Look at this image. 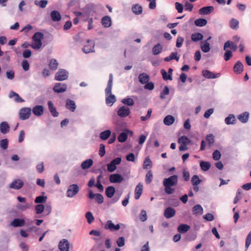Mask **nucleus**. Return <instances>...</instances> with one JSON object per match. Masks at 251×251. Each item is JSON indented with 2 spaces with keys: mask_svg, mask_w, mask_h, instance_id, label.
Wrapping results in <instances>:
<instances>
[{
  "mask_svg": "<svg viewBox=\"0 0 251 251\" xmlns=\"http://www.w3.org/2000/svg\"><path fill=\"white\" fill-rule=\"evenodd\" d=\"M44 38V35L41 32L35 33L33 37V44L31 47L35 50H38L41 48L42 45V40Z\"/></svg>",
  "mask_w": 251,
  "mask_h": 251,
  "instance_id": "1",
  "label": "nucleus"
},
{
  "mask_svg": "<svg viewBox=\"0 0 251 251\" xmlns=\"http://www.w3.org/2000/svg\"><path fill=\"white\" fill-rule=\"evenodd\" d=\"M79 191V187L77 184H73L69 185L66 191V196L72 198L75 196Z\"/></svg>",
  "mask_w": 251,
  "mask_h": 251,
  "instance_id": "2",
  "label": "nucleus"
},
{
  "mask_svg": "<svg viewBox=\"0 0 251 251\" xmlns=\"http://www.w3.org/2000/svg\"><path fill=\"white\" fill-rule=\"evenodd\" d=\"M178 182V176L174 175L170 176L168 178H165L163 181V185H168L170 186H174L176 185Z\"/></svg>",
  "mask_w": 251,
  "mask_h": 251,
  "instance_id": "3",
  "label": "nucleus"
},
{
  "mask_svg": "<svg viewBox=\"0 0 251 251\" xmlns=\"http://www.w3.org/2000/svg\"><path fill=\"white\" fill-rule=\"evenodd\" d=\"M96 5L93 3H88L85 5L82 10L85 16H93L95 13Z\"/></svg>",
  "mask_w": 251,
  "mask_h": 251,
  "instance_id": "4",
  "label": "nucleus"
},
{
  "mask_svg": "<svg viewBox=\"0 0 251 251\" xmlns=\"http://www.w3.org/2000/svg\"><path fill=\"white\" fill-rule=\"evenodd\" d=\"M31 109L30 108L24 107L20 110L19 118L22 120L28 119L31 115Z\"/></svg>",
  "mask_w": 251,
  "mask_h": 251,
  "instance_id": "5",
  "label": "nucleus"
},
{
  "mask_svg": "<svg viewBox=\"0 0 251 251\" xmlns=\"http://www.w3.org/2000/svg\"><path fill=\"white\" fill-rule=\"evenodd\" d=\"M129 108L126 106L120 107L117 110V115L121 118H125L130 114Z\"/></svg>",
  "mask_w": 251,
  "mask_h": 251,
  "instance_id": "6",
  "label": "nucleus"
},
{
  "mask_svg": "<svg viewBox=\"0 0 251 251\" xmlns=\"http://www.w3.org/2000/svg\"><path fill=\"white\" fill-rule=\"evenodd\" d=\"M133 132L129 129H126L124 132L121 133L118 137V140L119 142L123 143L125 142L127 138L128 135L132 136Z\"/></svg>",
  "mask_w": 251,
  "mask_h": 251,
  "instance_id": "7",
  "label": "nucleus"
},
{
  "mask_svg": "<svg viewBox=\"0 0 251 251\" xmlns=\"http://www.w3.org/2000/svg\"><path fill=\"white\" fill-rule=\"evenodd\" d=\"M120 224L114 225L112 221L111 220L107 221L105 225V229H109L112 231H117L120 229Z\"/></svg>",
  "mask_w": 251,
  "mask_h": 251,
  "instance_id": "8",
  "label": "nucleus"
},
{
  "mask_svg": "<svg viewBox=\"0 0 251 251\" xmlns=\"http://www.w3.org/2000/svg\"><path fill=\"white\" fill-rule=\"evenodd\" d=\"M123 180V176L119 174H113L109 176V180L111 183H121Z\"/></svg>",
  "mask_w": 251,
  "mask_h": 251,
  "instance_id": "9",
  "label": "nucleus"
},
{
  "mask_svg": "<svg viewBox=\"0 0 251 251\" xmlns=\"http://www.w3.org/2000/svg\"><path fill=\"white\" fill-rule=\"evenodd\" d=\"M95 46L94 43L91 41L88 40L87 42V44L85 45L82 50L84 52L88 53L91 52H94V48Z\"/></svg>",
  "mask_w": 251,
  "mask_h": 251,
  "instance_id": "10",
  "label": "nucleus"
},
{
  "mask_svg": "<svg viewBox=\"0 0 251 251\" xmlns=\"http://www.w3.org/2000/svg\"><path fill=\"white\" fill-rule=\"evenodd\" d=\"M202 74L204 77L208 79L216 78L219 77L220 76V74L218 73L215 75L207 70H203Z\"/></svg>",
  "mask_w": 251,
  "mask_h": 251,
  "instance_id": "11",
  "label": "nucleus"
},
{
  "mask_svg": "<svg viewBox=\"0 0 251 251\" xmlns=\"http://www.w3.org/2000/svg\"><path fill=\"white\" fill-rule=\"evenodd\" d=\"M176 211L175 209L171 207L166 208L164 212V216L167 219L173 217L176 214Z\"/></svg>",
  "mask_w": 251,
  "mask_h": 251,
  "instance_id": "12",
  "label": "nucleus"
},
{
  "mask_svg": "<svg viewBox=\"0 0 251 251\" xmlns=\"http://www.w3.org/2000/svg\"><path fill=\"white\" fill-rule=\"evenodd\" d=\"M24 185V183L20 179H17L13 181L9 185L10 188L18 190L21 188Z\"/></svg>",
  "mask_w": 251,
  "mask_h": 251,
  "instance_id": "13",
  "label": "nucleus"
},
{
  "mask_svg": "<svg viewBox=\"0 0 251 251\" xmlns=\"http://www.w3.org/2000/svg\"><path fill=\"white\" fill-rule=\"evenodd\" d=\"M214 8L212 6H205L201 8L199 10V13L201 15H207L212 12Z\"/></svg>",
  "mask_w": 251,
  "mask_h": 251,
  "instance_id": "14",
  "label": "nucleus"
},
{
  "mask_svg": "<svg viewBox=\"0 0 251 251\" xmlns=\"http://www.w3.org/2000/svg\"><path fill=\"white\" fill-rule=\"evenodd\" d=\"M8 97L9 99L13 98L14 100L16 102H22L24 101V100L20 97L18 94L13 91L10 92Z\"/></svg>",
  "mask_w": 251,
  "mask_h": 251,
  "instance_id": "15",
  "label": "nucleus"
},
{
  "mask_svg": "<svg viewBox=\"0 0 251 251\" xmlns=\"http://www.w3.org/2000/svg\"><path fill=\"white\" fill-rule=\"evenodd\" d=\"M25 223V221L23 219L16 218L10 223V225L13 227H21Z\"/></svg>",
  "mask_w": 251,
  "mask_h": 251,
  "instance_id": "16",
  "label": "nucleus"
},
{
  "mask_svg": "<svg viewBox=\"0 0 251 251\" xmlns=\"http://www.w3.org/2000/svg\"><path fill=\"white\" fill-rule=\"evenodd\" d=\"M51 19L54 22H58L61 20V15L57 10H53L50 12Z\"/></svg>",
  "mask_w": 251,
  "mask_h": 251,
  "instance_id": "17",
  "label": "nucleus"
},
{
  "mask_svg": "<svg viewBox=\"0 0 251 251\" xmlns=\"http://www.w3.org/2000/svg\"><path fill=\"white\" fill-rule=\"evenodd\" d=\"M143 192V185L139 183L136 186L135 189V199L138 200Z\"/></svg>",
  "mask_w": 251,
  "mask_h": 251,
  "instance_id": "18",
  "label": "nucleus"
},
{
  "mask_svg": "<svg viewBox=\"0 0 251 251\" xmlns=\"http://www.w3.org/2000/svg\"><path fill=\"white\" fill-rule=\"evenodd\" d=\"M243 68L244 67L242 63L238 61L234 65L233 70L235 73L240 74L243 71Z\"/></svg>",
  "mask_w": 251,
  "mask_h": 251,
  "instance_id": "19",
  "label": "nucleus"
},
{
  "mask_svg": "<svg viewBox=\"0 0 251 251\" xmlns=\"http://www.w3.org/2000/svg\"><path fill=\"white\" fill-rule=\"evenodd\" d=\"M101 24L104 27H110L112 24L111 18L108 16L103 17L101 19Z\"/></svg>",
  "mask_w": 251,
  "mask_h": 251,
  "instance_id": "20",
  "label": "nucleus"
},
{
  "mask_svg": "<svg viewBox=\"0 0 251 251\" xmlns=\"http://www.w3.org/2000/svg\"><path fill=\"white\" fill-rule=\"evenodd\" d=\"M44 112V107L42 105H36L32 109L33 113L37 116H40L42 115Z\"/></svg>",
  "mask_w": 251,
  "mask_h": 251,
  "instance_id": "21",
  "label": "nucleus"
},
{
  "mask_svg": "<svg viewBox=\"0 0 251 251\" xmlns=\"http://www.w3.org/2000/svg\"><path fill=\"white\" fill-rule=\"evenodd\" d=\"M112 83H113V75L112 74H110L109 75V80L108 82L107 86L105 90V94L107 95L111 94Z\"/></svg>",
  "mask_w": 251,
  "mask_h": 251,
  "instance_id": "22",
  "label": "nucleus"
},
{
  "mask_svg": "<svg viewBox=\"0 0 251 251\" xmlns=\"http://www.w3.org/2000/svg\"><path fill=\"white\" fill-rule=\"evenodd\" d=\"M66 107L69 110L74 112L76 109L75 103L73 100L67 99L66 100Z\"/></svg>",
  "mask_w": 251,
  "mask_h": 251,
  "instance_id": "23",
  "label": "nucleus"
},
{
  "mask_svg": "<svg viewBox=\"0 0 251 251\" xmlns=\"http://www.w3.org/2000/svg\"><path fill=\"white\" fill-rule=\"evenodd\" d=\"M139 82L143 84L147 83L150 79L149 75L146 73H142L139 75L138 76Z\"/></svg>",
  "mask_w": 251,
  "mask_h": 251,
  "instance_id": "24",
  "label": "nucleus"
},
{
  "mask_svg": "<svg viewBox=\"0 0 251 251\" xmlns=\"http://www.w3.org/2000/svg\"><path fill=\"white\" fill-rule=\"evenodd\" d=\"M115 188L112 186L107 187L105 189V195L108 198H111L115 193Z\"/></svg>",
  "mask_w": 251,
  "mask_h": 251,
  "instance_id": "25",
  "label": "nucleus"
},
{
  "mask_svg": "<svg viewBox=\"0 0 251 251\" xmlns=\"http://www.w3.org/2000/svg\"><path fill=\"white\" fill-rule=\"evenodd\" d=\"M203 38V35L200 33L196 32L191 34V39L192 41L197 42L201 41Z\"/></svg>",
  "mask_w": 251,
  "mask_h": 251,
  "instance_id": "26",
  "label": "nucleus"
},
{
  "mask_svg": "<svg viewBox=\"0 0 251 251\" xmlns=\"http://www.w3.org/2000/svg\"><path fill=\"white\" fill-rule=\"evenodd\" d=\"M9 126L7 122H2L0 124V130L2 134H6L9 131Z\"/></svg>",
  "mask_w": 251,
  "mask_h": 251,
  "instance_id": "27",
  "label": "nucleus"
},
{
  "mask_svg": "<svg viewBox=\"0 0 251 251\" xmlns=\"http://www.w3.org/2000/svg\"><path fill=\"white\" fill-rule=\"evenodd\" d=\"M200 47L201 50L204 53H207L210 50V44L208 43V42H201Z\"/></svg>",
  "mask_w": 251,
  "mask_h": 251,
  "instance_id": "28",
  "label": "nucleus"
},
{
  "mask_svg": "<svg viewBox=\"0 0 251 251\" xmlns=\"http://www.w3.org/2000/svg\"><path fill=\"white\" fill-rule=\"evenodd\" d=\"M227 48H230L234 51L236 50L237 49V45L233 42L227 41H226L224 46V50H226Z\"/></svg>",
  "mask_w": 251,
  "mask_h": 251,
  "instance_id": "29",
  "label": "nucleus"
},
{
  "mask_svg": "<svg viewBox=\"0 0 251 251\" xmlns=\"http://www.w3.org/2000/svg\"><path fill=\"white\" fill-rule=\"evenodd\" d=\"M175 120L174 116L169 115L164 118L163 123L166 126H171L174 123Z\"/></svg>",
  "mask_w": 251,
  "mask_h": 251,
  "instance_id": "30",
  "label": "nucleus"
},
{
  "mask_svg": "<svg viewBox=\"0 0 251 251\" xmlns=\"http://www.w3.org/2000/svg\"><path fill=\"white\" fill-rule=\"evenodd\" d=\"M49 109L51 114L54 117H57L58 116V113L57 112L56 108L54 106L53 103L51 101L48 102Z\"/></svg>",
  "mask_w": 251,
  "mask_h": 251,
  "instance_id": "31",
  "label": "nucleus"
},
{
  "mask_svg": "<svg viewBox=\"0 0 251 251\" xmlns=\"http://www.w3.org/2000/svg\"><path fill=\"white\" fill-rule=\"evenodd\" d=\"M249 117V113L248 112H245L238 116L239 120L243 123H246L248 122Z\"/></svg>",
  "mask_w": 251,
  "mask_h": 251,
  "instance_id": "32",
  "label": "nucleus"
},
{
  "mask_svg": "<svg viewBox=\"0 0 251 251\" xmlns=\"http://www.w3.org/2000/svg\"><path fill=\"white\" fill-rule=\"evenodd\" d=\"M225 123L226 125H233L235 124L236 118L234 115L229 114L225 120Z\"/></svg>",
  "mask_w": 251,
  "mask_h": 251,
  "instance_id": "33",
  "label": "nucleus"
},
{
  "mask_svg": "<svg viewBox=\"0 0 251 251\" xmlns=\"http://www.w3.org/2000/svg\"><path fill=\"white\" fill-rule=\"evenodd\" d=\"M190 226L186 224H181L177 227V231L180 233H184L188 231Z\"/></svg>",
  "mask_w": 251,
  "mask_h": 251,
  "instance_id": "34",
  "label": "nucleus"
},
{
  "mask_svg": "<svg viewBox=\"0 0 251 251\" xmlns=\"http://www.w3.org/2000/svg\"><path fill=\"white\" fill-rule=\"evenodd\" d=\"M93 164V161L91 159H89L83 161L81 165L82 169L85 170L89 168Z\"/></svg>",
  "mask_w": 251,
  "mask_h": 251,
  "instance_id": "35",
  "label": "nucleus"
},
{
  "mask_svg": "<svg viewBox=\"0 0 251 251\" xmlns=\"http://www.w3.org/2000/svg\"><path fill=\"white\" fill-rule=\"evenodd\" d=\"M111 134V132L110 130H106L100 133V138L102 140H105L110 136Z\"/></svg>",
  "mask_w": 251,
  "mask_h": 251,
  "instance_id": "36",
  "label": "nucleus"
},
{
  "mask_svg": "<svg viewBox=\"0 0 251 251\" xmlns=\"http://www.w3.org/2000/svg\"><path fill=\"white\" fill-rule=\"evenodd\" d=\"M132 11L136 15H140L142 13V7L139 4H134L132 6Z\"/></svg>",
  "mask_w": 251,
  "mask_h": 251,
  "instance_id": "37",
  "label": "nucleus"
},
{
  "mask_svg": "<svg viewBox=\"0 0 251 251\" xmlns=\"http://www.w3.org/2000/svg\"><path fill=\"white\" fill-rule=\"evenodd\" d=\"M207 23V21L206 20L202 18H199L196 19L195 22V25L197 26H203L205 25Z\"/></svg>",
  "mask_w": 251,
  "mask_h": 251,
  "instance_id": "38",
  "label": "nucleus"
},
{
  "mask_svg": "<svg viewBox=\"0 0 251 251\" xmlns=\"http://www.w3.org/2000/svg\"><path fill=\"white\" fill-rule=\"evenodd\" d=\"M108 95L109 96L106 98V103L107 105L112 106L116 100V97L114 95L112 94H110Z\"/></svg>",
  "mask_w": 251,
  "mask_h": 251,
  "instance_id": "39",
  "label": "nucleus"
},
{
  "mask_svg": "<svg viewBox=\"0 0 251 251\" xmlns=\"http://www.w3.org/2000/svg\"><path fill=\"white\" fill-rule=\"evenodd\" d=\"M239 23L237 20L232 18L229 21V26L232 29H237L239 27Z\"/></svg>",
  "mask_w": 251,
  "mask_h": 251,
  "instance_id": "40",
  "label": "nucleus"
},
{
  "mask_svg": "<svg viewBox=\"0 0 251 251\" xmlns=\"http://www.w3.org/2000/svg\"><path fill=\"white\" fill-rule=\"evenodd\" d=\"M192 211L194 214H202L203 208L200 204H196L193 207Z\"/></svg>",
  "mask_w": 251,
  "mask_h": 251,
  "instance_id": "41",
  "label": "nucleus"
},
{
  "mask_svg": "<svg viewBox=\"0 0 251 251\" xmlns=\"http://www.w3.org/2000/svg\"><path fill=\"white\" fill-rule=\"evenodd\" d=\"M162 46L160 44L155 45L152 48V53L154 55H157L160 53L162 50Z\"/></svg>",
  "mask_w": 251,
  "mask_h": 251,
  "instance_id": "42",
  "label": "nucleus"
},
{
  "mask_svg": "<svg viewBox=\"0 0 251 251\" xmlns=\"http://www.w3.org/2000/svg\"><path fill=\"white\" fill-rule=\"evenodd\" d=\"M200 165L201 170L203 171H208L211 167V165L208 162L204 161H201L200 162Z\"/></svg>",
  "mask_w": 251,
  "mask_h": 251,
  "instance_id": "43",
  "label": "nucleus"
},
{
  "mask_svg": "<svg viewBox=\"0 0 251 251\" xmlns=\"http://www.w3.org/2000/svg\"><path fill=\"white\" fill-rule=\"evenodd\" d=\"M49 67L51 70H56L58 66V63L56 59H51L49 63Z\"/></svg>",
  "mask_w": 251,
  "mask_h": 251,
  "instance_id": "44",
  "label": "nucleus"
},
{
  "mask_svg": "<svg viewBox=\"0 0 251 251\" xmlns=\"http://www.w3.org/2000/svg\"><path fill=\"white\" fill-rule=\"evenodd\" d=\"M178 143L184 145H187L190 143V139L186 136H182L179 138L178 140Z\"/></svg>",
  "mask_w": 251,
  "mask_h": 251,
  "instance_id": "45",
  "label": "nucleus"
},
{
  "mask_svg": "<svg viewBox=\"0 0 251 251\" xmlns=\"http://www.w3.org/2000/svg\"><path fill=\"white\" fill-rule=\"evenodd\" d=\"M151 166L152 162L151 159L149 157L146 158L143 164V168L144 169H148V168H151Z\"/></svg>",
  "mask_w": 251,
  "mask_h": 251,
  "instance_id": "46",
  "label": "nucleus"
},
{
  "mask_svg": "<svg viewBox=\"0 0 251 251\" xmlns=\"http://www.w3.org/2000/svg\"><path fill=\"white\" fill-rule=\"evenodd\" d=\"M161 73L162 75V77L164 80H172L173 79L172 76H171V75H168L167 72L164 69H162L161 70Z\"/></svg>",
  "mask_w": 251,
  "mask_h": 251,
  "instance_id": "47",
  "label": "nucleus"
},
{
  "mask_svg": "<svg viewBox=\"0 0 251 251\" xmlns=\"http://www.w3.org/2000/svg\"><path fill=\"white\" fill-rule=\"evenodd\" d=\"M122 102L124 104L128 106H132L134 103L133 100L130 98L124 99L122 100Z\"/></svg>",
  "mask_w": 251,
  "mask_h": 251,
  "instance_id": "48",
  "label": "nucleus"
},
{
  "mask_svg": "<svg viewBox=\"0 0 251 251\" xmlns=\"http://www.w3.org/2000/svg\"><path fill=\"white\" fill-rule=\"evenodd\" d=\"M169 94V89L167 86H165L163 90L160 93V98L161 99H164L166 98V96Z\"/></svg>",
  "mask_w": 251,
  "mask_h": 251,
  "instance_id": "49",
  "label": "nucleus"
},
{
  "mask_svg": "<svg viewBox=\"0 0 251 251\" xmlns=\"http://www.w3.org/2000/svg\"><path fill=\"white\" fill-rule=\"evenodd\" d=\"M153 175L152 172L149 171L146 175L145 181L147 184H150L152 180Z\"/></svg>",
  "mask_w": 251,
  "mask_h": 251,
  "instance_id": "50",
  "label": "nucleus"
},
{
  "mask_svg": "<svg viewBox=\"0 0 251 251\" xmlns=\"http://www.w3.org/2000/svg\"><path fill=\"white\" fill-rule=\"evenodd\" d=\"M53 90L57 93L63 92V85L61 83H57L53 87Z\"/></svg>",
  "mask_w": 251,
  "mask_h": 251,
  "instance_id": "51",
  "label": "nucleus"
},
{
  "mask_svg": "<svg viewBox=\"0 0 251 251\" xmlns=\"http://www.w3.org/2000/svg\"><path fill=\"white\" fill-rule=\"evenodd\" d=\"M47 199L46 196H40L35 198L34 201L36 203H44L46 201Z\"/></svg>",
  "mask_w": 251,
  "mask_h": 251,
  "instance_id": "52",
  "label": "nucleus"
},
{
  "mask_svg": "<svg viewBox=\"0 0 251 251\" xmlns=\"http://www.w3.org/2000/svg\"><path fill=\"white\" fill-rule=\"evenodd\" d=\"M45 207L44 205L39 204L36 205L35 210L37 214H41L45 210Z\"/></svg>",
  "mask_w": 251,
  "mask_h": 251,
  "instance_id": "53",
  "label": "nucleus"
},
{
  "mask_svg": "<svg viewBox=\"0 0 251 251\" xmlns=\"http://www.w3.org/2000/svg\"><path fill=\"white\" fill-rule=\"evenodd\" d=\"M206 140L208 142L209 146H211L215 141L214 135L212 134L207 135L206 137Z\"/></svg>",
  "mask_w": 251,
  "mask_h": 251,
  "instance_id": "54",
  "label": "nucleus"
},
{
  "mask_svg": "<svg viewBox=\"0 0 251 251\" xmlns=\"http://www.w3.org/2000/svg\"><path fill=\"white\" fill-rule=\"evenodd\" d=\"M48 1L46 0H41L39 1H35V4L40 6L41 8H45L48 4Z\"/></svg>",
  "mask_w": 251,
  "mask_h": 251,
  "instance_id": "55",
  "label": "nucleus"
},
{
  "mask_svg": "<svg viewBox=\"0 0 251 251\" xmlns=\"http://www.w3.org/2000/svg\"><path fill=\"white\" fill-rule=\"evenodd\" d=\"M73 248V245L70 244L68 240L64 239V251H69L70 248Z\"/></svg>",
  "mask_w": 251,
  "mask_h": 251,
  "instance_id": "56",
  "label": "nucleus"
},
{
  "mask_svg": "<svg viewBox=\"0 0 251 251\" xmlns=\"http://www.w3.org/2000/svg\"><path fill=\"white\" fill-rule=\"evenodd\" d=\"M191 182L193 185L199 184L201 182V180L199 178L197 175H194L191 178Z\"/></svg>",
  "mask_w": 251,
  "mask_h": 251,
  "instance_id": "57",
  "label": "nucleus"
},
{
  "mask_svg": "<svg viewBox=\"0 0 251 251\" xmlns=\"http://www.w3.org/2000/svg\"><path fill=\"white\" fill-rule=\"evenodd\" d=\"M8 140L7 139H2L0 141V147L3 150H5L8 147Z\"/></svg>",
  "mask_w": 251,
  "mask_h": 251,
  "instance_id": "58",
  "label": "nucleus"
},
{
  "mask_svg": "<svg viewBox=\"0 0 251 251\" xmlns=\"http://www.w3.org/2000/svg\"><path fill=\"white\" fill-rule=\"evenodd\" d=\"M86 218L87 219V222L89 224H91L94 220V218L91 212H87L85 214Z\"/></svg>",
  "mask_w": 251,
  "mask_h": 251,
  "instance_id": "59",
  "label": "nucleus"
},
{
  "mask_svg": "<svg viewBox=\"0 0 251 251\" xmlns=\"http://www.w3.org/2000/svg\"><path fill=\"white\" fill-rule=\"evenodd\" d=\"M224 53V59L226 61H228L232 56V52L231 50L226 49Z\"/></svg>",
  "mask_w": 251,
  "mask_h": 251,
  "instance_id": "60",
  "label": "nucleus"
},
{
  "mask_svg": "<svg viewBox=\"0 0 251 251\" xmlns=\"http://www.w3.org/2000/svg\"><path fill=\"white\" fill-rule=\"evenodd\" d=\"M221 157V154L218 150L215 151L212 154L213 159L215 161L219 160Z\"/></svg>",
  "mask_w": 251,
  "mask_h": 251,
  "instance_id": "61",
  "label": "nucleus"
},
{
  "mask_svg": "<svg viewBox=\"0 0 251 251\" xmlns=\"http://www.w3.org/2000/svg\"><path fill=\"white\" fill-rule=\"evenodd\" d=\"M251 244V231L248 234L246 239V243H245V247L246 250L248 249L249 247Z\"/></svg>",
  "mask_w": 251,
  "mask_h": 251,
  "instance_id": "62",
  "label": "nucleus"
},
{
  "mask_svg": "<svg viewBox=\"0 0 251 251\" xmlns=\"http://www.w3.org/2000/svg\"><path fill=\"white\" fill-rule=\"evenodd\" d=\"M55 79L58 81L63 80V71L62 69H60L59 71L56 74Z\"/></svg>",
  "mask_w": 251,
  "mask_h": 251,
  "instance_id": "63",
  "label": "nucleus"
},
{
  "mask_svg": "<svg viewBox=\"0 0 251 251\" xmlns=\"http://www.w3.org/2000/svg\"><path fill=\"white\" fill-rule=\"evenodd\" d=\"M164 186L165 187V189H164L165 192L167 194L170 195V194H172L174 193L175 189L171 188L172 186H170L168 185H164Z\"/></svg>",
  "mask_w": 251,
  "mask_h": 251,
  "instance_id": "64",
  "label": "nucleus"
}]
</instances>
